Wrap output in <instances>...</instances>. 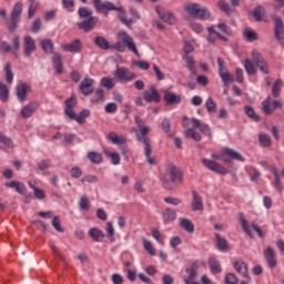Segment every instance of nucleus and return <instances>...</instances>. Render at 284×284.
<instances>
[{
    "instance_id": "obj_39",
    "label": "nucleus",
    "mask_w": 284,
    "mask_h": 284,
    "mask_svg": "<svg viewBox=\"0 0 284 284\" xmlns=\"http://www.w3.org/2000/svg\"><path fill=\"white\" fill-rule=\"evenodd\" d=\"M88 159L91 163L99 165V163H103V155L97 151H91L88 153Z\"/></svg>"
},
{
    "instance_id": "obj_3",
    "label": "nucleus",
    "mask_w": 284,
    "mask_h": 284,
    "mask_svg": "<svg viewBox=\"0 0 284 284\" xmlns=\"http://www.w3.org/2000/svg\"><path fill=\"white\" fill-rule=\"evenodd\" d=\"M265 58L258 51H252V60L246 59L244 61V69L248 74H256L258 65L264 63Z\"/></svg>"
},
{
    "instance_id": "obj_62",
    "label": "nucleus",
    "mask_w": 284,
    "mask_h": 284,
    "mask_svg": "<svg viewBox=\"0 0 284 284\" xmlns=\"http://www.w3.org/2000/svg\"><path fill=\"white\" fill-rule=\"evenodd\" d=\"M52 226L54 227V230H57V232H60V233L64 232L63 227H61V220L59 219V216L53 217Z\"/></svg>"
},
{
    "instance_id": "obj_31",
    "label": "nucleus",
    "mask_w": 284,
    "mask_h": 284,
    "mask_svg": "<svg viewBox=\"0 0 284 284\" xmlns=\"http://www.w3.org/2000/svg\"><path fill=\"white\" fill-rule=\"evenodd\" d=\"M40 45H41L43 52H45V54L54 53V43L52 42V40L44 39V40L40 41Z\"/></svg>"
},
{
    "instance_id": "obj_56",
    "label": "nucleus",
    "mask_w": 284,
    "mask_h": 284,
    "mask_svg": "<svg viewBox=\"0 0 284 284\" xmlns=\"http://www.w3.org/2000/svg\"><path fill=\"white\" fill-rule=\"evenodd\" d=\"M241 221H242V229L244 230L245 234H247V236H250L251 239H254V235H252V229L247 223V221L244 217H241Z\"/></svg>"
},
{
    "instance_id": "obj_61",
    "label": "nucleus",
    "mask_w": 284,
    "mask_h": 284,
    "mask_svg": "<svg viewBox=\"0 0 284 284\" xmlns=\"http://www.w3.org/2000/svg\"><path fill=\"white\" fill-rule=\"evenodd\" d=\"M200 132L204 134V136H209V139H212V129H210V125L202 124L200 126Z\"/></svg>"
},
{
    "instance_id": "obj_60",
    "label": "nucleus",
    "mask_w": 284,
    "mask_h": 284,
    "mask_svg": "<svg viewBox=\"0 0 284 284\" xmlns=\"http://www.w3.org/2000/svg\"><path fill=\"white\" fill-rule=\"evenodd\" d=\"M52 162L50 160H42L38 163V169L43 172L45 170H49L51 168Z\"/></svg>"
},
{
    "instance_id": "obj_64",
    "label": "nucleus",
    "mask_w": 284,
    "mask_h": 284,
    "mask_svg": "<svg viewBox=\"0 0 284 284\" xmlns=\"http://www.w3.org/2000/svg\"><path fill=\"white\" fill-rule=\"evenodd\" d=\"M80 207H81V210H84L85 212H88V210H90V201L85 196H82L80 199Z\"/></svg>"
},
{
    "instance_id": "obj_15",
    "label": "nucleus",
    "mask_w": 284,
    "mask_h": 284,
    "mask_svg": "<svg viewBox=\"0 0 284 284\" xmlns=\"http://www.w3.org/2000/svg\"><path fill=\"white\" fill-rule=\"evenodd\" d=\"M37 110H39V102L31 101L21 109L20 114L22 119H30V116H32Z\"/></svg>"
},
{
    "instance_id": "obj_57",
    "label": "nucleus",
    "mask_w": 284,
    "mask_h": 284,
    "mask_svg": "<svg viewBox=\"0 0 284 284\" xmlns=\"http://www.w3.org/2000/svg\"><path fill=\"white\" fill-rule=\"evenodd\" d=\"M65 109L74 110L77 106V97L71 95L70 99L65 100Z\"/></svg>"
},
{
    "instance_id": "obj_44",
    "label": "nucleus",
    "mask_w": 284,
    "mask_h": 284,
    "mask_svg": "<svg viewBox=\"0 0 284 284\" xmlns=\"http://www.w3.org/2000/svg\"><path fill=\"white\" fill-rule=\"evenodd\" d=\"M258 141L263 148H270L272 145V138L266 133L260 134Z\"/></svg>"
},
{
    "instance_id": "obj_1",
    "label": "nucleus",
    "mask_w": 284,
    "mask_h": 284,
    "mask_svg": "<svg viewBox=\"0 0 284 284\" xmlns=\"http://www.w3.org/2000/svg\"><path fill=\"white\" fill-rule=\"evenodd\" d=\"M162 183L165 190L173 191L183 183V171L176 165H171L162 176Z\"/></svg>"
},
{
    "instance_id": "obj_16",
    "label": "nucleus",
    "mask_w": 284,
    "mask_h": 284,
    "mask_svg": "<svg viewBox=\"0 0 284 284\" xmlns=\"http://www.w3.org/2000/svg\"><path fill=\"white\" fill-rule=\"evenodd\" d=\"M92 85H94V81L90 78H84L80 83L79 90L84 94V97H90V94L94 92Z\"/></svg>"
},
{
    "instance_id": "obj_48",
    "label": "nucleus",
    "mask_w": 284,
    "mask_h": 284,
    "mask_svg": "<svg viewBox=\"0 0 284 284\" xmlns=\"http://www.w3.org/2000/svg\"><path fill=\"white\" fill-rule=\"evenodd\" d=\"M272 98H266L263 102H262V110L265 114L270 115L272 114Z\"/></svg>"
},
{
    "instance_id": "obj_4",
    "label": "nucleus",
    "mask_w": 284,
    "mask_h": 284,
    "mask_svg": "<svg viewBox=\"0 0 284 284\" xmlns=\"http://www.w3.org/2000/svg\"><path fill=\"white\" fill-rule=\"evenodd\" d=\"M23 12V3L16 2L11 10L10 14V23L8 26L9 32L12 34L17 32V28L19 27V21H21V13Z\"/></svg>"
},
{
    "instance_id": "obj_33",
    "label": "nucleus",
    "mask_w": 284,
    "mask_h": 284,
    "mask_svg": "<svg viewBox=\"0 0 284 284\" xmlns=\"http://www.w3.org/2000/svg\"><path fill=\"white\" fill-rule=\"evenodd\" d=\"M200 8H201V4L199 3L184 4V10L190 14V17H193V19H195L196 14H199Z\"/></svg>"
},
{
    "instance_id": "obj_63",
    "label": "nucleus",
    "mask_w": 284,
    "mask_h": 284,
    "mask_svg": "<svg viewBox=\"0 0 284 284\" xmlns=\"http://www.w3.org/2000/svg\"><path fill=\"white\" fill-rule=\"evenodd\" d=\"M0 143H3V145H7V148H12V140L8 136H6V134H3L2 132H0Z\"/></svg>"
},
{
    "instance_id": "obj_42",
    "label": "nucleus",
    "mask_w": 284,
    "mask_h": 284,
    "mask_svg": "<svg viewBox=\"0 0 284 284\" xmlns=\"http://www.w3.org/2000/svg\"><path fill=\"white\" fill-rule=\"evenodd\" d=\"M4 72L7 83H12V81L14 80V73L12 72V64H10V62L6 64Z\"/></svg>"
},
{
    "instance_id": "obj_19",
    "label": "nucleus",
    "mask_w": 284,
    "mask_h": 284,
    "mask_svg": "<svg viewBox=\"0 0 284 284\" xmlns=\"http://www.w3.org/2000/svg\"><path fill=\"white\" fill-rule=\"evenodd\" d=\"M215 243L220 252H230V243L219 233H215Z\"/></svg>"
},
{
    "instance_id": "obj_8",
    "label": "nucleus",
    "mask_w": 284,
    "mask_h": 284,
    "mask_svg": "<svg viewBox=\"0 0 284 284\" xmlns=\"http://www.w3.org/2000/svg\"><path fill=\"white\" fill-rule=\"evenodd\" d=\"M203 165L207 168V170H211L212 172H216V174H222V176H225L227 174L229 170L219 164V162L213 161V160H207V159H202Z\"/></svg>"
},
{
    "instance_id": "obj_26",
    "label": "nucleus",
    "mask_w": 284,
    "mask_h": 284,
    "mask_svg": "<svg viewBox=\"0 0 284 284\" xmlns=\"http://www.w3.org/2000/svg\"><path fill=\"white\" fill-rule=\"evenodd\" d=\"M162 217L164 223H173V221H176V211L174 209L166 207L162 212Z\"/></svg>"
},
{
    "instance_id": "obj_34",
    "label": "nucleus",
    "mask_w": 284,
    "mask_h": 284,
    "mask_svg": "<svg viewBox=\"0 0 284 284\" xmlns=\"http://www.w3.org/2000/svg\"><path fill=\"white\" fill-rule=\"evenodd\" d=\"M244 112H245L246 116H248V119H251V121H255V123L261 122V116L258 114H256L253 106L245 105Z\"/></svg>"
},
{
    "instance_id": "obj_47",
    "label": "nucleus",
    "mask_w": 284,
    "mask_h": 284,
    "mask_svg": "<svg viewBox=\"0 0 284 284\" xmlns=\"http://www.w3.org/2000/svg\"><path fill=\"white\" fill-rule=\"evenodd\" d=\"M90 116V110L83 109L78 115H75V121L78 123H85V119Z\"/></svg>"
},
{
    "instance_id": "obj_53",
    "label": "nucleus",
    "mask_w": 284,
    "mask_h": 284,
    "mask_svg": "<svg viewBox=\"0 0 284 284\" xmlns=\"http://www.w3.org/2000/svg\"><path fill=\"white\" fill-rule=\"evenodd\" d=\"M106 236L110 239L111 243L116 241V239H114V226L112 225V222L106 223Z\"/></svg>"
},
{
    "instance_id": "obj_27",
    "label": "nucleus",
    "mask_w": 284,
    "mask_h": 284,
    "mask_svg": "<svg viewBox=\"0 0 284 284\" xmlns=\"http://www.w3.org/2000/svg\"><path fill=\"white\" fill-rule=\"evenodd\" d=\"M52 62L55 69V72H58V74H62L63 73V58L54 52L53 57H52Z\"/></svg>"
},
{
    "instance_id": "obj_50",
    "label": "nucleus",
    "mask_w": 284,
    "mask_h": 284,
    "mask_svg": "<svg viewBox=\"0 0 284 284\" xmlns=\"http://www.w3.org/2000/svg\"><path fill=\"white\" fill-rule=\"evenodd\" d=\"M244 37L246 38L247 41L252 42V41H258V34L251 30V29H246L244 31Z\"/></svg>"
},
{
    "instance_id": "obj_55",
    "label": "nucleus",
    "mask_w": 284,
    "mask_h": 284,
    "mask_svg": "<svg viewBox=\"0 0 284 284\" xmlns=\"http://www.w3.org/2000/svg\"><path fill=\"white\" fill-rule=\"evenodd\" d=\"M143 246H144V250H146V252H149L151 256L156 255V251L154 250V246H152V242L148 240H143Z\"/></svg>"
},
{
    "instance_id": "obj_6",
    "label": "nucleus",
    "mask_w": 284,
    "mask_h": 284,
    "mask_svg": "<svg viewBox=\"0 0 284 284\" xmlns=\"http://www.w3.org/2000/svg\"><path fill=\"white\" fill-rule=\"evenodd\" d=\"M193 126L187 129L184 132V136L186 139H192L193 141H196L199 143L202 139L201 133L196 132V130H200L203 124H201V121L196 118H192Z\"/></svg>"
},
{
    "instance_id": "obj_20",
    "label": "nucleus",
    "mask_w": 284,
    "mask_h": 284,
    "mask_svg": "<svg viewBox=\"0 0 284 284\" xmlns=\"http://www.w3.org/2000/svg\"><path fill=\"white\" fill-rule=\"evenodd\" d=\"M264 257L267 261L268 267H276V253L271 246L266 247L264 251Z\"/></svg>"
},
{
    "instance_id": "obj_17",
    "label": "nucleus",
    "mask_w": 284,
    "mask_h": 284,
    "mask_svg": "<svg viewBox=\"0 0 284 284\" xmlns=\"http://www.w3.org/2000/svg\"><path fill=\"white\" fill-rule=\"evenodd\" d=\"M275 38L278 42L284 47V23L283 19L275 18V27H274Z\"/></svg>"
},
{
    "instance_id": "obj_37",
    "label": "nucleus",
    "mask_w": 284,
    "mask_h": 284,
    "mask_svg": "<svg viewBox=\"0 0 284 284\" xmlns=\"http://www.w3.org/2000/svg\"><path fill=\"white\" fill-rule=\"evenodd\" d=\"M209 267L212 272V274H221L222 268H221V262L216 261V258L211 257L209 260Z\"/></svg>"
},
{
    "instance_id": "obj_59",
    "label": "nucleus",
    "mask_w": 284,
    "mask_h": 284,
    "mask_svg": "<svg viewBox=\"0 0 284 284\" xmlns=\"http://www.w3.org/2000/svg\"><path fill=\"white\" fill-rule=\"evenodd\" d=\"M102 88H106V90H112L114 88V82L110 78H103L101 80Z\"/></svg>"
},
{
    "instance_id": "obj_13",
    "label": "nucleus",
    "mask_w": 284,
    "mask_h": 284,
    "mask_svg": "<svg viewBox=\"0 0 284 284\" xmlns=\"http://www.w3.org/2000/svg\"><path fill=\"white\" fill-rule=\"evenodd\" d=\"M97 23H99V18L90 17L80 22L78 28L79 30H83V32H91V30H94Z\"/></svg>"
},
{
    "instance_id": "obj_10",
    "label": "nucleus",
    "mask_w": 284,
    "mask_h": 284,
    "mask_svg": "<svg viewBox=\"0 0 284 284\" xmlns=\"http://www.w3.org/2000/svg\"><path fill=\"white\" fill-rule=\"evenodd\" d=\"M37 51V42L34 41V38L32 36H26L23 38V52L24 57L27 59H30L32 57V52Z\"/></svg>"
},
{
    "instance_id": "obj_21",
    "label": "nucleus",
    "mask_w": 284,
    "mask_h": 284,
    "mask_svg": "<svg viewBox=\"0 0 284 284\" xmlns=\"http://www.w3.org/2000/svg\"><path fill=\"white\" fill-rule=\"evenodd\" d=\"M234 268L239 274H242L243 278H247L248 281H251L250 273L247 272V263L243 261H236L234 263Z\"/></svg>"
},
{
    "instance_id": "obj_30",
    "label": "nucleus",
    "mask_w": 284,
    "mask_h": 284,
    "mask_svg": "<svg viewBox=\"0 0 284 284\" xmlns=\"http://www.w3.org/2000/svg\"><path fill=\"white\" fill-rule=\"evenodd\" d=\"M106 139L109 141H111V143H113L114 145H124V143L128 142V140L123 136H119V134H116V132H110L106 135Z\"/></svg>"
},
{
    "instance_id": "obj_24",
    "label": "nucleus",
    "mask_w": 284,
    "mask_h": 284,
    "mask_svg": "<svg viewBox=\"0 0 284 284\" xmlns=\"http://www.w3.org/2000/svg\"><path fill=\"white\" fill-rule=\"evenodd\" d=\"M193 202H192V210L193 212H199L203 210V199L199 195V192L192 191Z\"/></svg>"
},
{
    "instance_id": "obj_14",
    "label": "nucleus",
    "mask_w": 284,
    "mask_h": 284,
    "mask_svg": "<svg viewBox=\"0 0 284 284\" xmlns=\"http://www.w3.org/2000/svg\"><path fill=\"white\" fill-rule=\"evenodd\" d=\"M143 99L146 103H161V94L156 90V87H151V92L144 91Z\"/></svg>"
},
{
    "instance_id": "obj_43",
    "label": "nucleus",
    "mask_w": 284,
    "mask_h": 284,
    "mask_svg": "<svg viewBox=\"0 0 284 284\" xmlns=\"http://www.w3.org/2000/svg\"><path fill=\"white\" fill-rule=\"evenodd\" d=\"M78 16L80 19H90V17H93L92 11L88 7H80L78 9Z\"/></svg>"
},
{
    "instance_id": "obj_28",
    "label": "nucleus",
    "mask_w": 284,
    "mask_h": 284,
    "mask_svg": "<svg viewBox=\"0 0 284 284\" xmlns=\"http://www.w3.org/2000/svg\"><path fill=\"white\" fill-rule=\"evenodd\" d=\"M89 236L95 241L97 243H102V241L105 239V234L103 233V231L97 229V227H92L89 231Z\"/></svg>"
},
{
    "instance_id": "obj_2",
    "label": "nucleus",
    "mask_w": 284,
    "mask_h": 284,
    "mask_svg": "<svg viewBox=\"0 0 284 284\" xmlns=\"http://www.w3.org/2000/svg\"><path fill=\"white\" fill-rule=\"evenodd\" d=\"M118 39H120V41L115 42L114 44H111V50H116V52H125V47H128V50H130L131 52H133V54L139 57V49L134 43V39H132V37L128 34V32L120 31L118 33Z\"/></svg>"
},
{
    "instance_id": "obj_5",
    "label": "nucleus",
    "mask_w": 284,
    "mask_h": 284,
    "mask_svg": "<svg viewBox=\"0 0 284 284\" xmlns=\"http://www.w3.org/2000/svg\"><path fill=\"white\" fill-rule=\"evenodd\" d=\"M93 8L97 12L105 14V17H108V13L112 10H115L116 12L123 10V7H115L111 1L102 2L101 0H93Z\"/></svg>"
},
{
    "instance_id": "obj_45",
    "label": "nucleus",
    "mask_w": 284,
    "mask_h": 284,
    "mask_svg": "<svg viewBox=\"0 0 284 284\" xmlns=\"http://www.w3.org/2000/svg\"><path fill=\"white\" fill-rule=\"evenodd\" d=\"M10 90H8V85L0 82V100L6 102L9 99Z\"/></svg>"
},
{
    "instance_id": "obj_35",
    "label": "nucleus",
    "mask_w": 284,
    "mask_h": 284,
    "mask_svg": "<svg viewBox=\"0 0 284 284\" xmlns=\"http://www.w3.org/2000/svg\"><path fill=\"white\" fill-rule=\"evenodd\" d=\"M252 14H253V19H254L255 21H257V22L263 21V17H265V14H266L265 7H263V6H261V4L257 6V7L253 10Z\"/></svg>"
},
{
    "instance_id": "obj_25",
    "label": "nucleus",
    "mask_w": 284,
    "mask_h": 284,
    "mask_svg": "<svg viewBox=\"0 0 284 284\" xmlns=\"http://www.w3.org/2000/svg\"><path fill=\"white\" fill-rule=\"evenodd\" d=\"M197 270L199 262H193L190 267L185 268L186 274H189V277L185 278V281H196V276H199Z\"/></svg>"
},
{
    "instance_id": "obj_12",
    "label": "nucleus",
    "mask_w": 284,
    "mask_h": 284,
    "mask_svg": "<svg viewBox=\"0 0 284 284\" xmlns=\"http://www.w3.org/2000/svg\"><path fill=\"white\" fill-rule=\"evenodd\" d=\"M156 14H159L160 19L164 21V23H169V26H176V16L172 12H166L162 7L155 8Z\"/></svg>"
},
{
    "instance_id": "obj_9",
    "label": "nucleus",
    "mask_w": 284,
    "mask_h": 284,
    "mask_svg": "<svg viewBox=\"0 0 284 284\" xmlns=\"http://www.w3.org/2000/svg\"><path fill=\"white\" fill-rule=\"evenodd\" d=\"M115 77L121 82H123V81L130 82V81H134L136 79V73L131 72L130 69H128L125 67H122V68H118L115 70Z\"/></svg>"
},
{
    "instance_id": "obj_49",
    "label": "nucleus",
    "mask_w": 284,
    "mask_h": 284,
    "mask_svg": "<svg viewBox=\"0 0 284 284\" xmlns=\"http://www.w3.org/2000/svg\"><path fill=\"white\" fill-rule=\"evenodd\" d=\"M273 174L275 176L274 186L277 192H283V184H281V175L276 169H273Z\"/></svg>"
},
{
    "instance_id": "obj_18",
    "label": "nucleus",
    "mask_w": 284,
    "mask_h": 284,
    "mask_svg": "<svg viewBox=\"0 0 284 284\" xmlns=\"http://www.w3.org/2000/svg\"><path fill=\"white\" fill-rule=\"evenodd\" d=\"M163 101H165L166 105H179V103H181V95L166 91Z\"/></svg>"
},
{
    "instance_id": "obj_54",
    "label": "nucleus",
    "mask_w": 284,
    "mask_h": 284,
    "mask_svg": "<svg viewBox=\"0 0 284 284\" xmlns=\"http://www.w3.org/2000/svg\"><path fill=\"white\" fill-rule=\"evenodd\" d=\"M225 284H239V277L234 273H227L224 278Z\"/></svg>"
},
{
    "instance_id": "obj_32",
    "label": "nucleus",
    "mask_w": 284,
    "mask_h": 284,
    "mask_svg": "<svg viewBox=\"0 0 284 284\" xmlns=\"http://www.w3.org/2000/svg\"><path fill=\"white\" fill-rule=\"evenodd\" d=\"M223 154L230 156V159H233L234 161H245V158H243L241 153L230 148H225Z\"/></svg>"
},
{
    "instance_id": "obj_52",
    "label": "nucleus",
    "mask_w": 284,
    "mask_h": 284,
    "mask_svg": "<svg viewBox=\"0 0 284 284\" xmlns=\"http://www.w3.org/2000/svg\"><path fill=\"white\" fill-rule=\"evenodd\" d=\"M219 8L222 10V12H225V14H231L232 12V7H230V3L225 0H220L217 2Z\"/></svg>"
},
{
    "instance_id": "obj_36",
    "label": "nucleus",
    "mask_w": 284,
    "mask_h": 284,
    "mask_svg": "<svg viewBox=\"0 0 284 284\" xmlns=\"http://www.w3.org/2000/svg\"><path fill=\"white\" fill-rule=\"evenodd\" d=\"M4 185L6 187H13L19 194H24L26 192V185L19 181L7 182Z\"/></svg>"
},
{
    "instance_id": "obj_51",
    "label": "nucleus",
    "mask_w": 284,
    "mask_h": 284,
    "mask_svg": "<svg viewBox=\"0 0 284 284\" xmlns=\"http://www.w3.org/2000/svg\"><path fill=\"white\" fill-rule=\"evenodd\" d=\"M205 108L210 114H214V112H216V102H214V99L209 98L206 100Z\"/></svg>"
},
{
    "instance_id": "obj_23",
    "label": "nucleus",
    "mask_w": 284,
    "mask_h": 284,
    "mask_svg": "<svg viewBox=\"0 0 284 284\" xmlns=\"http://www.w3.org/2000/svg\"><path fill=\"white\" fill-rule=\"evenodd\" d=\"M30 87L26 83H20L17 85V98L20 103H23L26 101V97H28V90Z\"/></svg>"
},
{
    "instance_id": "obj_11",
    "label": "nucleus",
    "mask_w": 284,
    "mask_h": 284,
    "mask_svg": "<svg viewBox=\"0 0 284 284\" xmlns=\"http://www.w3.org/2000/svg\"><path fill=\"white\" fill-rule=\"evenodd\" d=\"M64 52H71L72 54H79L83 50V42L80 39H75L70 43L61 44Z\"/></svg>"
},
{
    "instance_id": "obj_46",
    "label": "nucleus",
    "mask_w": 284,
    "mask_h": 284,
    "mask_svg": "<svg viewBox=\"0 0 284 284\" xmlns=\"http://www.w3.org/2000/svg\"><path fill=\"white\" fill-rule=\"evenodd\" d=\"M13 51L12 54L16 59H19V50L21 49V42L19 36H16L12 41Z\"/></svg>"
},
{
    "instance_id": "obj_41",
    "label": "nucleus",
    "mask_w": 284,
    "mask_h": 284,
    "mask_svg": "<svg viewBox=\"0 0 284 284\" xmlns=\"http://www.w3.org/2000/svg\"><path fill=\"white\" fill-rule=\"evenodd\" d=\"M210 17H212V13L210 12V10L200 7V9H197L195 19H201L202 21H206L207 19H210Z\"/></svg>"
},
{
    "instance_id": "obj_38",
    "label": "nucleus",
    "mask_w": 284,
    "mask_h": 284,
    "mask_svg": "<svg viewBox=\"0 0 284 284\" xmlns=\"http://www.w3.org/2000/svg\"><path fill=\"white\" fill-rule=\"evenodd\" d=\"M180 226L185 230V232H189V234H192L194 232V224L192 221L185 217L180 219Z\"/></svg>"
},
{
    "instance_id": "obj_22",
    "label": "nucleus",
    "mask_w": 284,
    "mask_h": 284,
    "mask_svg": "<svg viewBox=\"0 0 284 284\" xmlns=\"http://www.w3.org/2000/svg\"><path fill=\"white\" fill-rule=\"evenodd\" d=\"M93 43L99 48L100 50H112V44H110V41L105 39L104 37L98 36L94 38Z\"/></svg>"
},
{
    "instance_id": "obj_40",
    "label": "nucleus",
    "mask_w": 284,
    "mask_h": 284,
    "mask_svg": "<svg viewBox=\"0 0 284 284\" xmlns=\"http://www.w3.org/2000/svg\"><path fill=\"white\" fill-rule=\"evenodd\" d=\"M281 88H283V80L277 79L272 87V95L274 99H278L281 95Z\"/></svg>"
},
{
    "instance_id": "obj_7",
    "label": "nucleus",
    "mask_w": 284,
    "mask_h": 284,
    "mask_svg": "<svg viewBox=\"0 0 284 284\" xmlns=\"http://www.w3.org/2000/svg\"><path fill=\"white\" fill-rule=\"evenodd\" d=\"M140 143H144V154L149 165H156V159L152 158V145L150 144V138L142 135L138 136Z\"/></svg>"
},
{
    "instance_id": "obj_29",
    "label": "nucleus",
    "mask_w": 284,
    "mask_h": 284,
    "mask_svg": "<svg viewBox=\"0 0 284 284\" xmlns=\"http://www.w3.org/2000/svg\"><path fill=\"white\" fill-rule=\"evenodd\" d=\"M105 101V92L103 89H98L93 92V95L91 98V103L94 105H99V103H103Z\"/></svg>"
},
{
    "instance_id": "obj_58",
    "label": "nucleus",
    "mask_w": 284,
    "mask_h": 284,
    "mask_svg": "<svg viewBox=\"0 0 284 284\" xmlns=\"http://www.w3.org/2000/svg\"><path fill=\"white\" fill-rule=\"evenodd\" d=\"M220 77L224 83H234V77L230 72H222Z\"/></svg>"
}]
</instances>
